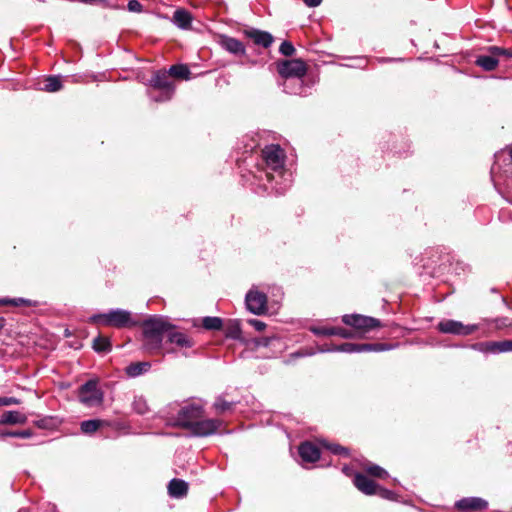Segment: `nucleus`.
<instances>
[{"label": "nucleus", "instance_id": "29", "mask_svg": "<svg viewBox=\"0 0 512 512\" xmlns=\"http://www.w3.org/2000/svg\"><path fill=\"white\" fill-rule=\"evenodd\" d=\"M93 348L97 352L106 353L111 350V343L108 338L98 336L93 341Z\"/></svg>", "mask_w": 512, "mask_h": 512}, {"label": "nucleus", "instance_id": "35", "mask_svg": "<svg viewBox=\"0 0 512 512\" xmlns=\"http://www.w3.org/2000/svg\"><path fill=\"white\" fill-rule=\"evenodd\" d=\"M495 354L512 351V340L495 342Z\"/></svg>", "mask_w": 512, "mask_h": 512}, {"label": "nucleus", "instance_id": "51", "mask_svg": "<svg viewBox=\"0 0 512 512\" xmlns=\"http://www.w3.org/2000/svg\"><path fill=\"white\" fill-rule=\"evenodd\" d=\"M80 2L82 3H85V4H94V3H102V4H105V0H79Z\"/></svg>", "mask_w": 512, "mask_h": 512}, {"label": "nucleus", "instance_id": "8", "mask_svg": "<svg viewBox=\"0 0 512 512\" xmlns=\"http://www.w3.org/2000/svg\"><path fill=\"white\" fill-rule=\"evenodd\" d=\"M150 84L154 90L163 91L162 98H155V102H165L172 98L175 87L168 71H157L151 78Z\"/></svg>", "mask_w": 512, "mask_h": 512}, {"label": "nucleus", "instance_id": "24", "mask_svg": "<svg viewBox=\"0 0 512 512\" xmlns=\"http://www.w3.org/2000/svg\"><path fill=\"white\" fill-rule=\"evenodd\" d=\"M150 368L151 364L149 362H134L125 368V372L129 377H138L148 372Z\"/></svg>", "mask_w": 512, "mask_h": 512}, {"label": "nucleus", "instance_id": "27", "mask_svg": "<svg viewBox=\"0 0 512 512\" xmlns=\"http://www.w3.org/2000/svg\"><path fill=\"white\" fill-rule=\"evenodd\" d=\"M168 73H169L170 77L173 76L176 78H181V79H186V80L189 79L190 74H191L189 68L186 65H182V64L171 66L168 70Z\"/></svg>", "mask_w": 512, "mask_h": 512}, {"label": "nucleus", "instance_id": "52", "mask_svg": "<svg viewBox=\"0 0 512 512\" xmlns=\"http://www.w3.org/2000/svg\"><path fill=\"white\" fill-rule=\"evenodd\" d=\"M150 96H151V99H152L153 101H155V98H162V96H163V91H159V94H157V95H155V94L151 93V94H150Z\"/></svg>", "mask_w": 512, "mask_h": 512}, {"label": "nucleus", "instance_id": "4", "mask_svg": "<svg viewBox=\"0 0 512 512\" xmlns=\"http://www.w3.org/2000/svg\"><path fill=\"white\" fill-rule=\"evenodd\" d=\"M89 321L117 328L126 327L132 324L130 312L122 309H112L107 313L92 315L89 318Z\"/></svg>", "mask_w": 512, "mask_h": 512}, {"label": "nucleus", "instance_id": "14", "mask_svg": "<svg viewBox=\"0 0 512 512\" xmlns=\"http://www.w3.org/2000/svg\"><path fill=\"white\" fill-rule=\"evenodd\" d=\"M455 507L462 512L481 511L488 507V502L480 497H466L457 501Z\"/></svg>", "mask_w": 512, "mask_h": 512}, {"label": "nucleus", "instance_id": "43", "mask_svg": "<svg viewBox=\"0 0 512 512\" xmlns=\"http://www.w3.org/2000/svg\"><path fill=\"white\" fill-rule=\"evenodd\" d=\"M127 8L130 12H141L143 9L142 4L137 0H130L128 2Z\"/></svg>", "mask_w": 512, "mask_h": 512}, {"label": "nucleus", "instance_id": "1", "mask_svg": "<svg viewBox=\"0 0 512 512\" xmlns=\"http://www.w3.org/2000/svg\"><path fill=\"white\" fill-rule=\"evenodd\" d=\"M262 156L266 163V172L271 189L277 194H283L290 187V174L284 171L285 154L279 145H268L262 150Z\"/></svg>", "mask_w": 512, "mask_h": 512}, {"label": "nucleus", "instance_id": "44", "mask_svg": "<svg viewBox=\"0 0 512 512\" xmlns=\"http://www.w3.org/2000/svg\"><path fill=\"white\" fill-rule=\"evenodd\" d=\"M20 400L15 397H0V406L17 405Z\"/></svg>", "mask_w": 512, "mask_h": 512}, {"label": "nucleus", "instance_id": "41", "mask_svg": "<svg viewBox=\"0 0 512 512\" xmlns=\"http://www.w3.org/2000/svg\"><path fill=\"white\" fill-rule=\"evenodd\" d=\"M377 495H379L380 497L384 498V499H388V500H393L394 499V496L395 494L391 491V490H388V489H385V488H382V487H377Z\"/></svg>", "mask_w": 512, "mask_h": 512}, {"label": "nucleus", "instance_id": "9", "mask_svg": "<svg viewBox=\"0 0 512 512\" xmlns=\"http://www.w3.org/2000/svg\"><path fill=\"white\" fill-rule=\"evenodd\" d=\"M438 329L440 332L445 334H453L458 336H467L478 330L477 324L465 325L460 321L445 319L438 323Z\"/></svg>", "mask_w": 512, "mask_h": 512}, {"label": "nucleus", "instance_id": "3", "mask_svg": "<svg viewBox=\"0 0 512 512\" xmlns=\"http://www.w3.org/2000/svg\"><path fill=\"white\" fill-rule=\"evenodd\" d=\"M491 180L499 192L502 189L512 190V145L495 154V162L491 167Z\"/></svg>", "mask_w": 512, "mask_h": 512}, {"label": "nucleus", "instance_id": "18", "mask_svg": "<svg viewBox=\"0 0 512 512\" xmlns=\"http://www.w3.org/2000/svg\"><path fill=\"white\" fill-rule=\"evenodd\" d=\"M353 482L354 485L358 488V490H360L366 495H374L377 493L378 485L373 480H371L370 478L361 473H357L354 476Z\"/></svg>", "mask_w": 512, "mask_h": 512}, {"label": "nucleus", "instance_id": "46", "mask_svg": "<svg viewBox=\"0 0 512 512\" xmlns=\"http://www.w3.org/2000/svg\"><path fill=\"white\" fill-rule=\"evenodd\" d=\"M248 323L257 331H262L265 329L266 324L263 321L257 319H250Z\"/></svg>", "mask_w": 512, "mask_h": 512}, {"label": "nucleus", "instance_id": "47", "mask_svg": "<svg viewBox=\"0 0 512 512\" xmlns=\"http://www.w3.org/2000/svg\"><path fill=\"white\" fill-rule=\"evenodd\" d=\"M9 305L20 306V305H30V301L24 298H13L10 299Z\"/></svg>", "mask_w": 512, "mask_h": 512}, {"label": "nucleus", "instance_id": "13", "mask_svg": "<svg viewBox=\"0 0 512 512\" xmlns=\"http://www.w3.org/2000/svg\"><path fill=\"white\" fill-rule=\"evenodd\" d=\"M222 425V421L218 419H198L196 423L190 428V432L194 436L198 437H206L216 433L220 426Z\"/></svg>", "mask_w": 512, "mask_h": 512}, {"label": "nucleus", "instance_id": "53", "mask_svg": "<svg viewBox=\"0 0 512 512\" xmlns=\"http://www.w3.org/2000/svg\"><path fill=\"white\" fill-rule=\"evenodd\" d=\"M10 298H0V305H9Z\"/></svg>", "mask_w": 512, "mask_h": 512}, {"label": "nucleus", "instance_id": "15", "mask_svg": "<svg viewBox=\"0 0 512 512\" xmlns=\"http://www.w3.org/2000/svg\"><path fill=\"white\" fill-rule=\"evenodd\" d=\"M166 337L169 343L175 344L179 348H191L194 345V341L188 335L175 330L172 324L169 331H167Z\"/></svg>", "mask_w": 512, "mask_h": 512}, {"label": "nucleus", "instance_id": "22", "mask_svg": "<svg viewBox=\"0 0 512 512\" xmlns=\"http://www.w3.org/2000/svg\"><path fill=\"white\" fill-rule=\"evenodd\" d=\"M172 21L178 28L188 29L192 22V16L185 9H177L174 12Z\"/></svg>", "mask_w": 512, "mask_h": 512}, {"label": "nucleus", "instance_id": "23", "mask_svg": "<svg viewBox=\"0 0 512 512\" xmlns=\"http://www.w3.org/2000/svg\"><path fill=\"white\" fill-rule=\"evenodd\" d=\"M476 65L485 71H493L499 64L496 55L489 53L488 55H479L475 60Z\"/></svg>", "mask_w": 512, "mask_h": 512}, {"label": "nucleus", "instance_id": "6", "mask_svg": "<svg viewBox=\"0 0 512 512\" xmlns=\"http://www.w3.org/2000/svg\"><path fill=\"white\" fill-rule=\"evenodd\" d=\"M277 71L283 78H295V81L301 86L302 77L306 74L307 67L300 59L283 60L277 63Z\"/></svg>", "mask_w": 512, "mask_h": 512}, {"label": "nucleus", "instance_id": "40", "mask_svg": "<svg viewBox=\"0 0 512 512\" xmlns=\"http://www.w3.org/2000/svg\"><path fill=\"white\" fill-rule=\"evenodd\" d=\"M326 448L328 450H330L333 454H336V455H347L348 454L347 448L342 447L338 444H327Z\"/></svg>", "mask_w": 512, "mask_h": 512}, {"label": "nucleus", "instance_id": "17", "mask_svg": "<svg viewBox=\"0 0 512 512\" xmlns=\"http://www.w3.org/2000/svg\"><path fill=\"white\" fill-rule=\"evenodd\" d=\"M311 331L318 336H339L344 339H349L355 337L352 331H349L342 327H313Z\"/></svg>", "mask_w": 512, "mask_h": 512}, {"label": "nucleus", "instance_id": "16", "mask_svg": "<svg viewBox=\"0 0 512 512\" xmlns=\"http://www.w3.org/2000/svg\"><path fill=\"white\" fill-rule=\"evenodd\" d=\"M220 46L234 55H244L246 50L241 41L236 38L223 35L219 39Z\"/></svg>", "mask_w": 512, "mask_h": 512}, {"label": "nucleus", "instance_id": "10", "mask_svg": "<svg viewBox=\"0 0 512 512\" xmlns=\"http://www.w3.org/2000/svg\"><path fill=\"white\" fill-rule=\"evenodd\" d=\"M343 323L361 332H369L381 326L378 319L360 314H347L342 317Z\"/></svg>", "mask_w": 512, "mask_h": 512}, {"label": "nucleus", "instance_id": "34", "mask_svg": "<svg viewBox=\"0 0 512 512\" xmlns=\"http://www.w3.org/2000/svg\"><path fill=\"white\" fill-rule=\"evenodd\" d=\"M495 342H481L473 344L471 347L475 350H478L483 353H493L495 354Z\"/></svg>", "mask_w": 512, "mask_h": 512}, {"label": "nucleus", "instance_id": "48", "mask_svg": "<svg viewBox=\"0 0 512 512\" xmlns=\"http://www.w3.org/2000/svg\"><path fill=\"white\" fill-rule=\"evenodd\" d=\"M318 352L325 353V352H339L338 345H324L318 348Z\"/></svg>", "mask_w": 512, "mask_h": 512}, {"label": "nucleus", "instance_id": "45", "mask_svg": "<svg viewBox=\"0 0 512 512\" xmlns=\"http://www.w3.org/2000/svg\"><path fill=\"white\" fill-rule=\"evenodd\" d=\"M495 323H496V327L498 329L512 326V320H510L507 317L498 318V319L495 320Z\"/></svg>", "mask_w": 512, "mask_h": 512}, {"label": "nucleus", "instance_id": "7", "mask_svg": "<svg viewBox=\"0 0 512 512\" xmlns=\"http://www.w3.org/2000/svg\"><path fill=\"white\" fill-rule=\"evenodd\" d=\"M203 417V406L200 403L192 402L183 406L177 415L175 425L189 429L192 428L198 419Z\"/></svg>", "mask_w": 512, "mask_h": 512}, {"label": "nucleus", "instance_id": "39", "mask_svg": "<svg viewBox=\"0 0 512 512\" xmlns=\"http://www.w3.org/2000/svg\"><path fill=\"white\" fill-rule=\"evenodd\" d=\"M134 410L139 414H145L148 410L146 402L142 399H135L133 403Z\"/></svg>", "mask_w": 512, "mask_h": 512}, {"label": "nucleus", "instance_id": "31", "mask_svg": "<svg viewBox=\"0 0 512 512\" xmlns=\"http://www.w3.org/2000/svg\"><path fill=\"white\" fill-rule=\"evenodd\" d=\"M316 351L312 348H303L297 352L291 353L287 360H285L286 364L292 363L295 359L306 356H313Z\"/></svg>", "mask_w": 512, "mask_h": 512}, {"label": "nucleus", "instance_id": "49", "mask_svg": "<svg viewBox=\"0 0 512 512\" xmlns=\"http://www.w3.org/2000/svg\"><path fill=\"white\" fill-rule=\"evenodd\" d=\"M308 7H317L321 4L322 0H303Z\"/></svg>", "mask_w": 512, "mask_h": 512}, {"label": "nucleus", "instance_id": "26", "mask_svg": "<svg viewBox=\"0 0 512 512\" xmlns=\"http://www.w3.org/2000/svg\"><path fill=\"white\" fill-rule=\"evenodd\" d=\"M106 422L99 419L85 420L81 422L80 428L84 434H91L97 431Z\"/></svg>", "mask_w": 512, "mask_h": 512}, {"label": "nucleus", "instance_id": "25", "mask_svg": "<svg viewBox=\"0 0 512 512\" xmlns=\"http://www.w3.org/2000/svg\"><path fill=\"white\" fill-rule=\"evenodd\" d=\"M26 417L18 411H6L3 413L0 424H23Z\"/></svg>", "mask_w": 512, "mask_h": 512}, {"label": "nucleus", "instance_id": "28", "mask_svg": "<svg viewBox=\"0 0 512 512\" xmlns=\"http://www.w3.org/2000/svg\"><path fill=\"white\" fill-rule=\"evenodd\" d=\"M43 90L47 92H56L62 88L60 76H49L44 80Z\"/></svg>", "mask_w": 512, "mask_h": 512}, {"label": "nucleus", "instance_id": "54", "mask_svg": "<svg viewBox=\"0 0 512 512\" xmlns=\"http://www.w3.org/2000/svg\"><path fill=\"white\" fill-rule=\"evenodd\" d=\"M5 325V319L3 317H0V330L4 327Z\"/></svg>", "mask_w": 512, "mask_h": 512}, {"label": "nucleus", "instance_id": "42", "mask_svg": "<svg viewBox=\"0 0 512 512\" xmlns=\"http://www.w3.org/2000/svg\"><path fill=\"white\" fill-rule=\"evenodd\" d=\"M2 436L29 438L31 436V432L29 430H23L20 432H7V433H3Z\"/></svg>", "mask_w": 512, "mask_h": 512}, {"label": "nucleus", "instance_id": "2", "mask_svg": "<svg viewBox=\"0 0 512 512\" xmlns=\"http://www.w3.org/2000/svg\"><path fill=\"white\" fill-rule=\"evenodd\" d=\"M170 326L171 323L162 316H151L144 320L142 324L143 349L150 354H158Z\"/></svg>", "mask_w": 512, "mask_h": 512}, {"label": "nucleus", "instance_id": "37", "mask_svg": "<svg viewBox=\"0 0 512 512\" xmlns=\"http://www.w3.org/2000/svg\"><path fill=\"white\" fill-rule=\"evenodd\" d=\"M277 339L274 337H260L253 340L255 347H268Z\"/></svg>", "mask_w": 512, "mask_h": 512}, {"label": "nucleus", "instance_id": "5", "mask_svg": "<svg viewBox=\"0 0 512 512\" xmlns=\"http://www.w3.org/2000/svg\"><path fill=\"white\" fill-rule=\"evenodd\" d=\"M79 401L86 407L100 406L104 400V394L98 387L97 379H90L80 386L78 392Z\"/></svg>", "mask_w": 512, "mask_h": 512}, {"label": "nucleus", "instance_id": "20", "mask_svg": "<svg viewBox=\"0 0 512 512\" xmlns=\"http://www.w3.org/2000/svg\"><path fill=\"white\" fill-rule=\"evenodd\" d=\"M247 37L252 39L255 44L260 45L264 48H268L273 43V36L265 31L250 29L245 31Z\"/></svg>", "mask_w": 512, "mask_h": 512}, {"label": "nucleus", "instance_id": "12", "mask_svg": "<svg viewBox=\"0 0 512 512\" xmlns=\"http://www.w3.org/2000/svg\"><path fill=\"white\" fill-rule=\"evenodd\" d=\"M339 352L344 353H362V352H380L391 349V346L382 343H342L338 345Z\"/></svg>", "mask_w": 512, "mask_h": 512}, {"label": "nucleus", "instance_id": "55", "mask_svg": "<svg viewBox=\"0 0 512 512\" xmlns=\"http://www.w3.org/2000/svg\"><path fill=\"white\" fill-rule=\"evenodd\" d=\"M239 332H240V331H239V329H237V330H236V332L232 335V336H233V338H237V335H236V334H238Z\"/></svg>", "mask_w": 512, "mask_h": 512}, {"label": "nucleus", "instance_id": "11", "mask_svg": "<svg viewBox=\"0 0 512 512\" xmlns=\"http://www.w3.org/2000/svg\"><path fill=\"white\" fill-rule=\"evenodd\" d=\"M247 309L255 314H264L267 310V296L260 292L257 288H251L245 297Z\"/></svg>", "mask_w": 512, "mask_h": 512}, {"label": "nucleus", "instance_id": "33", "mask_svg": "<svg viewBox=\"0 0 512 512\" xmlns=\"http://www.w3.org/2000/svg\"><path fill=\"white\" fill-rule=\"evenodd\" d=\"M487 50L489 53L496 55L497 59H499V57L501 56L506 58H512V51L509 49H505L498 46H490L488 47Z\"/></svg>", "mask_w": 512, "mask_h": 512}, {"label": "nucleus", "instance_id": "32", "mask_svg": "<svg viewBox=\"0 0 512 512\" xmlns=\"http://www.w3.org/2000/svg\"><path fill=\"white\" fill-rule=\"evenodd\" d=\"M234 402H228L222 397H218L214 402V408L218 413L229 411L234 406Z\"/></svg>", "mask_w": 512, "mask_h": 512}, {"label": "nucleus", "instance_id": "36", "mask_svg": "<svg viewBox=\"0 0 512 512\" xmlns=\"http://www.w3.org/2000/svg\"><path fill=\"white\" fill-rule=\"evenodd\" d=\"M366 471L370 475L375 476V477H379V478H385L386 476H388V473L383 468H381L378 465H374V464L373 465H369L366 468Z\"/></svg>", "mask_w": 512, "mask_h": 512}, {"label": "nucleus", "instance_id": "38", "mask_svg": "<svg viewBox=\"0 0 512 512\" xmlns=\"http://www.w3.org/2000/svg\"><path fill=\"white\" fill-rule=\"evenodd\" d=\"M279 51L284 56H291V55L294 54L295 48H294V46L292 45L291 42L284 41L280 45Z\"/></svg>", "mask_w": 512, "mask_h": 512}, {"label": "nucleus", "instance_id": "21", "mask_svg": "<svg viewBox=\"0 0 512 512\" xmlns=\"http://www.w3.org/2000/svg\"><path fill=\"white\" fill-rule=\"evenodd\" d=\"M167 488L170 497L179 499L187 495L188 483L182 479L174 478L169 482Z\"/></svg>", "mask_w": 512, "mask_h": 512}, {"label": "nucleus", "instance_id": "19", "mask_svg": "<svg viewBox=\"0 0 512 512\" xmlns=\"http://www.w3.org/2000/svg\"><path fill=\"white\" fill-rule=\"evenodd\" d=\"M299 455L303 461L313 463L320 458V451L311 442H304L299 446Z\"/></svg>", "mask_w": 512, "mask_h": 512}, {"label": "nucleus", "instance_id": "30", "mask_svg": "<svg viewBox=\"0 0 512 512\" xmlns=\"http://www.w3.org/2000/svg\"><path fill=\"white\" fill-rule=\"evenodd\" d=\"M202 324L207 330H220L222 328V320L219 317H205Z\"/></svg>", "mask_w": 512, "mask_h": 512}, {"label": "nucleus", "instance_id": "50", "mask_svg": "<svg viewBox=\"0 0 512 512\" xmlns=\"http://www.w3.org/2000/svg\"><path fill=\"white\" fill-rule=\"evenodd\" d=\"M292 80H289V81H286L285 84H284V91L288 92V93H293V94H301V91H297V90H292V91H289L288 90V84L291 82Z\"/></svg>", "mask_w": 512, "mask_h": 512}]
</instances>
